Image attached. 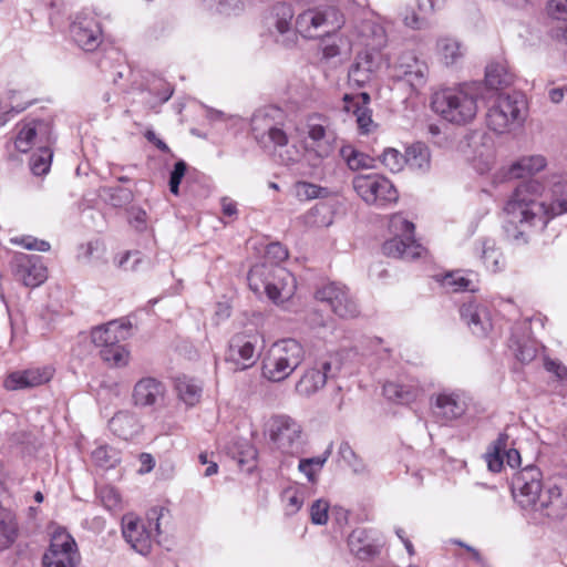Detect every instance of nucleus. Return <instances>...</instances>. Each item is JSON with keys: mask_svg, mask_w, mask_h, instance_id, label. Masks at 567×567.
Masks as SVG:
<instances>
[{"mask_svg": "<svg viewBox=\"0 0 567 567\" xmlns=\"http://www.w3.org/2000/svg\"><path fill=\"white\" fill-rule=\"evenodd\" d=\"M395 76L405 80L414 89L425 84L429 72L425 62L417 59L414 52H403L394 64Z\"/></svg>", "mask_w": 567, "mask_h": 567, "instance_id": "obj_20", "label": "nucleus"}, {"mask_svg": "<svg viewBox=\"0 0 567 567\" xmlns=\"http://www.w3.org/2000/svg\"><path fill=\"white\" fill-rule=\"evenodd\" d=\"M266 257L269 260L268 265L278 266L288 257V250L280 243H271L267 246Z\"/></svg>", "mask_w": 567, "mask_h": 567, "instance_id": "obj_53", "label": "nucleus"}, {"mask_svg": "<svg viewBox=\"0 0 567 567\" xmlns=\"http://www.w3.org/2000/svg\"><path fill=\"white\" fill-rule=\"evenodd\" d=\"M322 54L326 59H332L340 54V48L336 41L330 39L322 41Z\"/></svg>", "mask_w": 567, "mask_h": 567, "instance_id": "obj_64", "label": "nucleus"}, {"mask_svg": "<svg viewBox=\"0 0 567 567\" xmlns=\"http://www.w3.org/2000/svg\"><path fill=\"white\" fill-rule=\"evenodd\" d=\"M281 120L282 111L276 106H265L254 113L250 121L251 133L260 146L278 148L288 145V136L279 127Z\"/></svg>", "mask_w": 567, "mask_h": 567, "instance_id": "obj_7", "label": "nucleus"}, {"mask_svg": "<svg viewBox=\"0 0 567 567\" xmlns=\"http://www.w3.org/2000/svg\"><path fill=\"white\" fill-rule=\"evenodd\" d=\"M424 389L416 380L406 382H386L383 385L384 396L396 404H410L423 395Z\"/></svg>", "mask_w": 567, "mask_h": 567, "instance_id": "obj_24", "label": "nucleus"}, {"mask_svg": "<svg viewBox=\"0 0 567 567\" xmlns=\"http://www.w3.org/2000/svg\"><path fill=\"white\" fill-rule=\"evenodd\" d=\"M166 388L159 380L146 377L137 381L133 389V402L141 408H159L163 405Z\"/></svg>", "mask_w": 567, "mask_h": 567, "instance_id": "obj_19", "label": "nucleus"}, {"mask_svg": "<svg viewBox=\"0 0 567 567\" xmlns=\"http://www.w3.org/2000/svg\"><path fill=\"white\" fill-rule=\"evenodd\" d=\"M339 456L353 468L354 472H363L365 466L361 458L355 454L348 442H342L338 450Z\"/></svg>", "mask_w": 567, "mask_h": 567, "instance_id": "obj_48", "label": "nucleus"}, {"mask_svg": "<svg viewBox=\"0 0 567 567\" xmlns=\"http://www.w3.org/2000/svg\"><path fill=\"white\" fill-rule=\"evenodd\" d=\"M11 243L29 250L48 251L50 249L48 241L39 240L31 236L14 237L11 238Z\"/></svg>", "mask_w": 567, "mask_h": 567, "instance_id": "obj_50", "label": "nucleus"}, {"mask_svg": "<svg viewBox=\"0 0 567 567\" xmlns=\"http://www.w3.org/2000/svg\"><path fill=\"white\" fill-rule=\"evenodd\" d=\"M305 355V348L298 340H278L271 344L262 359L261 375L270 382H282L298 369Z\"/></svg>", "mask_w": 567, "mask_h": 567, "instance_id": "obj_4", "label": "nucleus"}, {"mask_svg": "<svg viewBox=\"0 0 567 567\" xmlns=\"http://www.w3.org/2000/svg\"><path fill=\"white\" fill-rule=\"evenodd\" d=\"M482 259L488 270L498 272L505 267V259L502 251L494 246L484 245Z\"/></svg>", "mask_w": 567, "mask_h": 567, "instance_id": "obj_44", "label": "nucleus"}, {"mask_svg": "<svg viewBox=\"0 0 567 567\" xmlns=\"http://www.w3.org/2000/svg\"><path fill=\"white\" fill-rule=\"evenodd\" d=\"M10 265L14 278L25 287H39L48 278V269L38 255L18 252Z\"/></svg>", "mask_w": 567, "mask_h": 567, "instance_id": "obj_12", "label": "nucleus"}, {"mask_svg": "<svg viewBox=\"0 0 567 567\" xmlns=\"http://www.w3.org/2000/svg\"><path fill=\"white\" fill-rule=\"evenodd\" d=\"M514 81L513 73L505 63L495 62L486 68L485 83L492 90H499L509 86Z\"/></svg>", "mask_w": 567, "mask_h": 567, "instance_id": "obj_33", "label": "nucleus"}, {"mask_svg": "<svg viewBox=\"0 0 567 567\" xmlns=\"http://www.w3.org/2000/svg\"><path fill=\"white\" fill-rule=\"evenodd\" d=\"M343 101L346 103L344 107L347 111L355 109L358 105L367 107V105L370 103V95L367 92H362L357 96L346 94Z\"/></svg>", "mask_w": 567, "mask_h": 567, "instance_id": "obj_60", "label": "nucleus"}, {"mask_svg": "<svg viewBox=\"0 0 567 567\" xmlns=\"http://www.w3.org/2000/svg\"><path fill=\"white\" fill-rule=\"evenodd\" d=\"M256 457L257 450L252 445H247L238 457V464L241 467L246 466V470L250 471L255 466Z\"/></svg>", "mask_w": 567, "mask_h": 567, "instance_id": "obj_59", "label": "nucleus"}, {"mask_svg": "<svg viewBox=\"0 0 567 567\" xmlns=\"http://www.w3.org/2000/svg\"><path fill=\"white\" fill-rule=\"evenodd\" d=\"M18 128L14 145L21 153H27L34 146H47L52 143V126L47 121L24 120L18 124Z\"/></svg>", "mask_w": 567, "mask_h": 567, "instance_id": "obj_13", "label": "nucleus"}, {"mask_svg": "<svg viewBox=\"0 0 567 567\" xmlns=\"http://www.w3.org/2000/svg\"><path fill=\"white\" fill-rule=\"evenodd\" d=\"M546 159L542 155L524 156L515 162L508 172L511 178H524L545 168Z\"/></svg>", "mask_w": 567, "mask_h": 567, "instance_id": "obj_35", "label": "nucleus"}, {"mask_svg": "<svg viewBox=\"0 0 567 567\" xmlns=\"http://www.w3.org/2000/svg\"><path fill=\"white\" fill-rule=\"evenodd\" d=\"M175 388L178 393L181 400H183L187 405L193 406L202 396V385L192 378L188 377H179L175 381Z\"/></svg>", "mask_w": 567, "mask_h": 567, "instance_id": "obj_38", "label": "nucleus"}, {"mask_svg": "<svg viewBox=\"0 0 567 567\" xmlns=\"http://www.w3.org/2000/svg\"><path fill=\"white\" fill-rule=\"evenodd\" d=\"M74 42L84 51H94L102 41V31L99 22L92 17H76L70 27Z\"/></svg>", "mask_w": 567, "mask_h": 567, "instance_id": "obj_18", "label": "nucleus"}, {"mask_svg": "<svg viewBox=\"0 0 567 567\" xmlns=\"http://www.w3.org/2000/svg\"><path fill=\"white\" fill-rule=\"evenodd\" d=\"M514 501L525 512L538 517H551L553 499L550 491H543V474L534 465L516 472L511 482Z\"/></svg>", "mask_w": 567, "mask_h": 567, "instance_id": "obj_3", "label": "nucleus"}, {"mask_svg": "<svg viewBox=\"0 0 567 567\" xmlns=\"http://www.w3.org/2000/svg\"><path fill=\"white\" fill-rule=\"evenodd\" d=\"M549 17L558 22H567V0H550L547 4Z\"/></svg>", "mask_w": 567, "mask_h": 567, "instance_id": "obj_52", "label": "nucleus"}, {"mask_svg": "<svg viewBox=\"0 0 567 567\" xmlns=\"http://www.w3.org/2000/svg\"><path fill=\"white\" fill-rule=\"evenodd\" d=\"M18 537V523L11 512L0 506V550L9 548Z\"/></svg>", "mask_w": 567, "mask_h": 567, "instance_id": "obj_37", "label": "nucleus"}, {"mask_svg": "<svg viewBox=\"0 0 567 567\" xmlns=\"http://www.w3.org/2000/svg\"><path fill=\"white\" fill-rule=\"evenodd\" d=\"M437 281L443 288L452 292L471 291L477 290L476 282L468 275L463 271H450L441 277H436Z\"/></svg>", "mask_w": 567, "mask_h": 567, "instance_id": "obj_34", "label": "nucleus"}, {"mask_svg": "<svg viewBox=\"0 0 567 567\" xmlns=\"http://www.w3.org/2000/svg\"><path fill=\"white\" fill-rule=\"evenodd\" d=\"M79 561L80 554L73 537L62 528L56 529L43 555V567H75Z\"/></svg>", "mask_w": 567, "mask_h": 567, "instance_id": "obj_11", "label": "nucleus"}, {"mask_svg": "<svg viewBox=\"0 0 567 567\" xmlns=\"http://www.w3.org/2000/svg\"><path fill=\"white\" fill-rule=\"evenodd\" d=\"M111 452H113V450L107 446H99L92 452V457L97 465L112 467L114 466L116 458L114 455H111Z\"/></svg>", "mask_w": 567, "mask_h": 567, "instance_id": "obj_55", "label": "nucleus"}, {"mask_svg": "<svg viewBox=\"0 0 567 567\" xmlns=\"http://www.w3.org/2000/svg\"><path fill=\"white\" fill-rule=\"evenodd\" d=\"M341 157L346 161L348 167L352 171L362 168H371L373 158L369 155L355 150L351 145H346L340 150Z\"/></svg>", "mask_w": 567, "mask_h": 567, "instance_id": "obj_39", "label": "nucleus"}, {"mask_svg": "<svg viewBox=\"0 0 567 567\" xmlns=\"http://www.w3.org/2000/svg\"><path fill=\"white\" fill-rule=\"evenodd\" d=\"M100 499L103 506L109 511H117L121 508V496L112 486H103L99 491Z\"/></svg>", "mask_w": 567, "mask_h": 567, "instance_id": "obj_49", "label": "nucleus"}, {"mask_svg": "<svg viewBox=\"0 0 567 567\" xmlns=\"http://www.w3.org/2000/svg\"><path fill=\"white\" fill-rule=\"evenodd\" d=\"M508 436L499 434L497 440L493 443L492 449L486 453V462L488 470L498 473L504 464V452L507 446Z\"/></svg>", "mask_w": 567, "mask_h": 567, "instance_id": "obj_40", "label": "nucleus"}, {"mask_svg": "<svg viewBox=\"0 0 567 567\" xmlns=\"http://www.w3.org/2000/svg\"><path fill=\"white\" fill-rule=\"evenodd\" d=\"M352 183L357 194L367 204L385 206L395 203L399 198L393 184L381 175H358Z\"/></svg>", "mask_w": 567, "mask_h": 567, "instance_id": "obj_9", "label": "nucleus"}, {"mask_svg": "<svg viewBox=\"0 0 567 567\" xmlns=\"http://www.w3.org/2000/svg\"><path fill=\"white\" fill-rule=\"evenodd\" d=\"M327 23V13L307 10L296 19V31L305 38H315V31Z\"/></svg>", "mask_w": 567, "mask_h": 567, "instance_id": "obj_31", "label": "nucleus"}, {"mask_svg": "<svg viewBox=\"0 0 567 567\" xmlns=\"http://www.w3.org/2000/svg\"><path fill=\"white\" fill-rule=\"evenodd\" d=\"M328 502L317 499L310 507L311 522L316 525H324L328 522Z\"/></svg>", "mask_w": 567, "mask_h": 567, "instance_id": "obj_51", "label": "nucleus"}, {"mask_svg": "<svg viewBox=\"0 0 567 567\" xmlns=\"http://www.w3.org/2000/svg\"><path fill=\"white\" fill-rule=\"evenodd\" d=\"M353 113L357 116V123L359 128L363 133H368L369 126L372 124L370 110L368 107L358 105V107L353 109Z\"/></svg>", "mask_w": 567, "mask_h": 567, "instance_id": "obj_56", "label": "nucleus"}, {"mask_svg": "<svg viewBox=\"0 0 567 567\" xmlns=\"http://www.w3.org/2000/svg\"><path fill=\"white\" fill-rule=\"evenodd\" d=\"M53 371L49 367L32 368L24 371L12 372L4 380V388L10 391L34 388L51 380Z\"/></svg>", "mask_w": 567, "mask_h": 567, "instance_id": "obj_22", "label": "nucleus"}, {"mask_svg": "<svg viewBox=\"0 0 567 567\" xmlns=\"http://www.w3.org/2000/svg\"><path fill=\"white\" fill-rule=\"evenodd\" d=\"M295 12L290 4L286 2L276 3L272 7V17L275 19V27L282 39H277L282 45H290L296 38V33L291 30V21Z\"/></svg>", "mask_w": 567, "mask_h": 567, "instance_id": "obj_28", "label": "nucleus"}, {"mask_svg": "<svg viewBox=\"0 0 567 567\" xmlns=\"http://www.w3.org/2000/svg\"><path fill=\"white\" fill-rule=\"evenodd\" d=\"M542 185L536 181L520 183L505 205L511 224L545 226L549 219L567 213V179L553 184L548 202H538Z\"/></svg>", "mask_w": 567, "mask_h": 567, "instance_id": "obj_1", "label": "nucleus"}, {"mask_svg": "<svg viewBox=\"0 0 567 567\" xmlns=\"http://www.w3.org/2000/svg\"><path fill=\"white\" fill-rule=\"evenodd\" d=\"M107 193L110 203L115 207H121L132 199V193L126 188L111 187L107 189Z\"/></svg>", "mask_w": 567, "mask_h": 567, "instance_id": "obj_54", "label": "nucleus"}, {"mask_svg": "<svg viewBox=\"0 0 567 567\" xmlns=\"http://www.w3.org/2000/svg\"><path fill=\"white\" fill-rule=\"evenodd\" d=\"M380 65V52L364 50L358 53L348 73L349 83L358 87L364 86L372 80Z\"/></svg>", "mask_w": 567, "mask_h": 567, "instance_id": "obj_21", "label": "nucleus"}, {"mask_svg": "<svg viewBox=\"0 0 567 567\" xmlns=\"http://www.w3.org/2000/svg\"><path fill=\"white\" fill-rule=\"evenodd\" d=\"M361 35L364 39L363 43L369 51L379 52L386 44V33L382 25L373 22L365 21L361 25Z\"/></svg>", "mask_w": 567, "mask_h": 567, "instance_id": "obj_36", "label": "nucleus"}, {"mask_svg": "<svg viewBox=\"0 0 567 567\" xmlns=\"http://www.w3.org/2000/svg\"><path fill=\"white\" fill-rule=\"evenodd\" d=\"M272 444L284 454L296 455L302 450L301 425L287 415L275 416L269 426Z\"/></svg>", "mask_w": 567, "mask_h": 567, "instance_id": "obj_10", "label": "nucleus"}, {"mask_svg": "<svg viewBox=\"0 0 567 567\" xmlns=\"http://www.w3.org/2000/svg\"><path fill=\"white\" fill-rule=\"evenodd\" d=\"M405 164L415 172L425 173L430 169L431 154L423 143H414L405 151Z\"/></svg>", "mask_w": 567, "mask_h": 567, "instance_id": "obj_32", "label": "nucleus"}, {"mask_svg": "<svg viewBox=\"0 0 567 567\" xmlns=\"http://www.w3.org/2000/svg\"><path fill=\"white\" fill-rule=\"evenodd\" d=\"M460 315L462 320L477 337H485L492 327L487 309L476 302L462 305Z\"/></svg>", "mask_w": 567, "mask_h": 567, "instance_id": "obj_25", "label": "nucleus"}, {"mask_svg": "<svg viewBox=\"0 0 567 567\" xmlns=\"http://www.w3.org/2000/svg\"><path fill=\"white\" fill-rule=\"evenodd\" d=\"M331 447L332 445L330 444L321 456L300 460L298 468L307 476L310 482L315 481L316 473L319 472L326 464L331 454Z\"/></svg>", "mask_w": 567, "mask_h": 567, "instance_id": "obj_42", "label": "nucleus"}, {"mask_svg": "<svg viewBox=\"0 0 567 567\" xmlns=\"http://www.w3.org/2000/svg\"><path fill=\"white\" fill-rule=\"evenodd\" d=\"M348 546L360 559H368L379 554L378 545L370 538L365 528L353 529L348 537Z\"/></svg>", "mask_w": 567, "mask_h": 567, "instance_id": "obj_29", "label": "nucleus"}, {"mask_svg": "<svg viewBox=\"0 0 567 567\" xmlns=\"http://www.w3.org/2000/svg\"><path fill=\"white\" fill-rule=\"evenodd\" d=\"M285 496L287 498V509L289 514H295L300 509L303 503L302 496L297 492L286 491Z\"/></svg>", "mask_w": 567, "mask_h": 567, "instance_id": "obj_61", "label": "nucleus"}, {"mask_svg": "<svg viewBox=\"0 0 567 567\" xmlns=\"http://www.w3.org/2000/svg\"><path fill=\"white\" fill-rule=\"evenodd\" d=\"M247 280L255 293L266 292L275 303L288 300L296 289L295 277L287 269L267 262L252 266Z\"/></svg>", "mask_w": 567, "mask_h": 567, "instance_id": "obj_6", "label": "nucleus"}, {"mask_svg": "<svg viewBox=\"0 0 567 567\" xmlns=\"http://www.w3.org/2000/svg\"><path fill=\"white\" fill-rule=\"evenodd\" d=\"M547 371L553 372L559 380L567 379V368L559 362L547 360L545 362Z\"/></svg>", "mask_w": 567, "mask_h": 567, "instance_id": "obj_63", "label": "nucleus"}, {"mask_svg": "<svg viewBox=\"0 0 567 567\" xmlns=\"http://www.w3.org/2000/svg\"><path fill=\"white\" fill-rule=\"evenodd\" d=\"M17 94H18L17 91H9L8 95H7V99L11 103H13L17 100L16 99ZM33 103H34V100H30V101H27V102H23V103H18L17 102L16 104H11L10 106L6 107V110H3L0 106V127L3 126L6 123H8L10 121L12 115L19 114V113L23 112L24 110H27Z\"/></svg>", "mask_w": 567, "mask_h": 567, "instance_id": "obj_45", "label": "nucleus"}, {"mask_svg": "<svg viewBox=\"0 0 567 567\" xmlns=\"http://www.w3.org/2000/svg\"><path fill=\"white\" fill-rule=\"evenodd\" d=\"M109 426L115 435L125 441L137 435L141 429L137 417L128 411L117 412L110 420Z\"/></svg>", "mask_w": 567, "mask_h": 567, "instance_id": "obj_30", "label": "nucleus"}, {"mask_svg": "<svg viewBox=\"0 0 567 567\" xmlns=\"http://www.w3.org/2000/svg\"><path fill=\"white\" fill-rule=\"evenodd\" d=\"M308 137L312 142V150L319 158L328 157L334 150V134L329 132L326 126L319 123H315L313 118H309L308 124Z\"/></svg>", "mask_w": 567, "mask_h": 567, "instance_id": "obj_26", "label": "nucleus"}, {"mask_svg": "<svg viewBox=\"0 0 567 567\" xmlns=\"http://www.w3.org/2000/svg\"><path fill=\"white\" fill-rule=\"evenodd\" d=\"M522 112V101L512 95L498 93L487 109L486 124L497 134L509 132L523 123Z\"/></svg>", "mask_w": 567, "mask_h": 567, "instance_id": "obj_8", "label": "nucleus"}, {"mask_svg": "<svg viewBox=\"0 0 567 567\" xmlns=\"http://www.w3.org/2000/svg\"><path fill=\"white\" fill-rule=\"evenodd\" d=\"M338 367L333 368L330 360L321 359L306 369L296 383V392L302 396H311L324 388L327 381L337 375Z\"/></svg>", "mask_w": 567, "mask_h": 567, "instance_id": "obj_15", "label": "nucleus"}, {"mask_svg": "<svg viewBox=\"0 0 567 567\" xmlns=\"http://www.w3.org/2000/svg\"><path fill=\"white\" fill-rule=\"evenodd\" d=\"M382 250L389 257L414 259L421 256L423 247L409 236H394L383 244Z\"/></svg>", "mask_w": 567, "mask_h": 567, "instance_id": "obj_27", "label": "nucleus"}, {"mask_svg": "<svg viewBox=\"0 0 567 567\" xmlns=\"http://www.w3.org/2000/svg\"><path fill=\"white\" fill-rule=\"evenodd\" d=\"M389 227L395 236L413 238L414 224L405 219L401 214H395L391 217Z\"/></svg>", "mask_w": 567, "mask_h": 567, "instance_id": "obj_46", "label": "nucleus"}, {"mask_svg": "<svg viewBox=\"0 0 567 567\" xmlns=\"http://www.w3.org/2000/svg\"><path fill=\"white\" fill-rule=\"evenodd\" d=\"M256 344L257 337L234 336L228 344L226 361L234 363L236 370H246L252 367L257 360Z\"/></svg>", "mask_w": 567, "mask_h": 567, "instance_id": "obj_16", "label": "nucleus"}, {"mask_svg": "<svg viewBox=\"0 0 567 567\" xmlns=\"http://www.w3.org/2000/svg\"><path fill=\"white\" fill-rule=\"evenodd\" d=\"M478 95V84L464 83L435 92L431 105L433 111L445 121L455 125H466L476 117Z\"/></svg>", "mask_w": 567, "mask_h": 567, "instance_id": "obj_2", "label": "nucleus"}, {"mask_svg": "<svg viewBox=\"0 0 567 567\" xmlns=\"http://www.w3.org/2000/svg\"><path fill=\"white\" fill-rule=\"evenodd\" d=\"M536 353L537 351L533 346L522 344L517 350L516 357L520 362L527 363L536 358Z\"/></svg>", "mask_w": 567, "mask_h": 567, "instance_id": "obj_62", "label": "nucleus"}, {"mask_svg": "<svg viewBox=\"0 0 567 567\" xmlns=\"http://www.w3.org/2000/svg\"><path fill=\"white\" fill-rule=\"evenodd\" d=\"M437 51L446 65L456 63L463 56L461 43L452 38L440 39Z\"/></svg>", "mask_w": 567, "mask_h": 567, "instance_id": "obj_41", "label": "nucleus"}, {"mask_svg": "<svg viewBox=\"0 0 567 567\" xmlns=\"http://www.w3.org/2000/svg\"><path fill=\"white\" fill-rule=\"evenodd\" d=\"M122 534L131 547L141 555H147L152 548L153 529L147 528L145 523L134 517L126 515L123 517Z\"/></svg>", "mask_w": 567, "mask_h": 567, "instance_id": "obj_17", "label": "nucleus"}, {"mask_svg": "<svg viewBox=\"0 0 567 567\" xmlns=\"http://www.w3.org/2000/svg\"><path fill=\"white\" fill-rule=\"evenodd\" d=\"M316 298L330 306L331 310L340 318H354L359 308L348 289L337 282L324 285L316 291Z\"/></svg>", "mask_w": 567, "mask_h": 567, "instance_id": "obj_14", "label": "nucleus"}, {"mask_svg": "<svg viewBox=\"0 0 567 567\" xmlns=\"http://www.w3.org/2000/svg\"><path fill=\"white\" fill-rule=\"evenodd\" d=\"M52 159L50 145L39 146L38 152L30 158V168L37 176H41L49 172Z\"/></svg>", "mask_w": 567, "mask_h": 567, "instance_id": "obj_43", "label": "nucleus"}, {"mask_svg": "<svg viewBox=\"0 0 567 567\" xmlns=\"http://www.w3.org/2000/svg\"><path fill=\"white\" fill-rule=\"evenodd\" d=\"M382 164L391 172H400L405 164V154H401L395 148H386L381 155Z\"/></svg>", "mask_w": 567, "mask_h": 567, "instance_id": "obj_47", "label": "nucleus"}, {"mask_svg": "<svg viewBox=\"0 0 567 567\" xmlns=\"http://www.w3.org/2000/svg\"><path fill=\"white\" fill-rule=\"evenodd\" d=\"M432 411L442 422L461 417L466 411V404L457 393L442 392L432 398Z\"/></svg>", "mask_w": 567, "mask_h": 567, "instance_id": "obj_23", "label": "nucleus"}, {"mask_svg": "<svg viewBox=\"0 0 567 567\" xmlns=\"http://www.w3.org/2000/svg\"><path fill=\"white\" fill-rule=\"evenodd\" d=\"M243 10L240 0H217V11L225 16L236 14Z\"/></svg>", "mask_w": 567, "mask_h": 567, "instance_id": "obj_57", "label": "nucleus"}, {"mask_svg": "<svg viewBox=\"0 0 567 567\" xmlns=\"http://www.w3.org/2000/svg\"><path fill=\"white\" fill-rule=\"evenodd\" d=\"M132 323L122 318L95 327L91 331L92 342L100 348V355L110 367H126L130 361V351L121 344L131 337Z\"/></svg>", "mask_w": 567, "mask_h": 567, "instance_id": "obj_5", "label": "nucleus"}, {"mask_svg": "<svg viewBox=\"0 0 567 567\" xmlns=\"http://www.w3.org/2000/svg\"><path fill=\"white\" fill-rule=\"evenodd\" d=\"M321 188L315 184L301 182L297 184V194L305 199H313L319 197Z\"/></svg>", "mask_w": 567, "mask_h": 567, "instance_id": "obj_58", "label": "nucleus"}]
</instances>
